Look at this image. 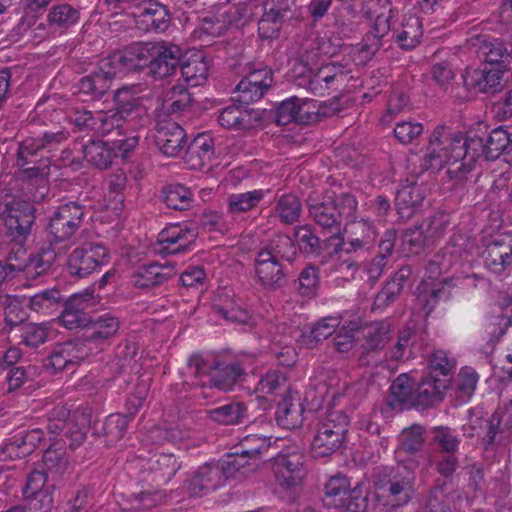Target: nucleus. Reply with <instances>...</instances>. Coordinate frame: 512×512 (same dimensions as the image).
Listing matches in <instances>:
<instances>
[{
    "mask_svg": "<svg viewBox=\"0 0 512 512\" xmlns=\"http://www.w3.org/2000/svg\"><path fill=\"white\" fill-rule=\"evenodd\" d=\"M481 157L486 160L485 139L477 134L465 138L461 133L448 135L445 126L439 125L430 137L421 166L425 170H440L448 164L450 178L462 180L471 171L472 164Z\"/></svg>",
    "mask_w": 512,
    "mask_h": 512,
    "instance_id": "f257e3e1",
    "label": "nucleus"
},
{
    "mask_svg": "<svg viewBox=\"0 0 512 512\" xmlns=\"http://www.w3.org/2000/svg\"><path fill=\"white\" fill-rule=\"evenodd\" d=\"M307 204L312 219L330 233L331 238L341 235L343 219L352 221L358 206L356 198L350 193L324 198L322 201L309 197Z\"/></svg>",
    "mask_w": 512,
    "mask_h": 512,
    "instance_id": "f03ea898",
    "label": "nucleus"
},
{
    "mask_svg": "<svg viewBox=\"0 0 512 512\" xmlns=\"http://www.w3.org/2000/svg\"><path fill=\"white\" fill-rule=\"evenodd\" d=\"M349 419L341 411L328 414L326 420L319 425L311 443L313 458H323L340 450L346 440Z\"/></svg>",
    "mask_w": 512,
    "mask_h": 512,
    "instance_id": "7ed1b4c3",
    "label": "nucleus"
},
{
    "mask_svg": "<svg viewBox=\"0 0 512 512\" xmlns=\"http://www.w3.org/2000/svg\"><path fill=\"white\" fill-rule=\"evenodd\" d=\"M87 206L79 200L60 205L50 217L47 231L52 243L69 241L80 228Z\"/></svg>",
    "mask_w": 512,
    "mask_h": 512,
    "instance_id": "20e7f679",
    "label": "nucleus"
},
{
    "mask_svg": "<svg viewBox=\"0 0 512 512\" xmlns=\"http://www.w3.org/2000/svg\"><path fill=\"white\" fill-rule=\"evenodd\" d=\"M0 218L4 221L9 236L23 241L31 233L35 208L29 201L11 198L0 202Z\"/></svg>",
    "mask_w": 512,
    "mask_h": 512,
    "instance_id": "39448f33",
    "label": "nucleus"
},
{
    "mask_svg": "<svg viewBox=\"0 0 512 512\" xmlns=\"http://www.w3.org/2000/svg\"><path fill=\"white\" fill-rule=\"evenodd\" d=\"M107 258L106 247L98 243H85L68 256L66 267L71 276L84 278L95 273L100 274Z\"/></svg>",
    "mask_w": 512,
    "mask_h": 512,
    "instance_id": "423d86ee",
    "label": "nucleus"
},
{
    "mask_svg": "<svg viewBox=\"0 0 512 512\" xmlns=\"http://www.w3.org/2000/svg\"><path fill=\"white\" fill-rule=\"evenodd\" d=\"M142 112L141 100L136 97L132 90L127 87L118 89L114 93V108L113 113L110 116H103L99 118L103 125L102 131L108 132L111 126L120 131L123 124L126 123L131 129H134L136 118L140 116Z\"/></svg>",
    "mask_w": 512,
    "mask_h": 512,
    "instance_id": "0eeeda50",
    "label": "nucleus"
},
{
    "mask_svg": "<svg viewBox=\"0 0 512 512\" xmlns=\"http://www.w3.org/2000/svg\"><path fill=\"white\" fill-rule=\"evenodd\" d=\"M390 325L384 321L360 324L357 340H361L362 352L358 357L360 366H370L379 361V354L389 342Z\"/></svg>",
    "mask_w": 512,
    "mask_h": 512,
    "instance_id": "6e6552de",
    "label": "nucleus"
},
{
    "mask_svg": "<svg viewBox=\"0 0 512 512\" xmlns=\"http://www.w3.org/2000/svg\"><path fill=\"white\" fill-rule=\"evenodd\" d=\"M467 44L475 50L479 59L483 61L482 64L509 69L512 61L511 44L484 34L472 35Z\"/></svg>",
    "mask_w": 512,
    "mask_h": 512,
    "instance_id": "1a4fd4ad",
    "label": "nucleus"
},
{
    "mask_svg": "<svg viewBox=\"0 0 512 512\" xmlns=\"http://www.w3.org/2000/svg\"><path fill=\"white\" fill-rule=\"evenodd\" d=\"M92 354V348L81 338L57 343L46 359L45 367L54 372L75 366Z\"/></svg>",
    "mask_w": 512,
    "mask_h": 512,
    "instance_id": "9d476101",
    "label": "nucleus"
},
{
    "mask_svg": "<svg viewBox=\"0 0 512 512\" xmlns=\"http://www.w3.org/2000/svg\"><path fill=\"white\" fill-rule=\"evenodd\" d=\"M304 66L306 71L301 74L299 85H306L313 94H317L323 89V83L326 84V88H329V85L334 82L340 86L343 85L350 73L347 65L340 62H330L318 69H314L307 63Z\"/></svg>",
    "mask_w": 512,
    "mask_h": 512,
    "instance_id": "9b49d317",
    "label": "nucleus"
},
{
    "mask_svg": "<svg viewBox=\"0 0 512 512\" xmlns=\"http://www.w3.org/2000/svg\"><path fill=\"white\" fill-rule=\"evenodd\" d=\"M447 389L446 380L432 374L423 376L417 383L415 382L413 409L425 411L436 407L443 402Z\"/></svg>",
    "mask_w": 512,
    "mask_h": 512,
    "instance_id": "f8f14e48",
    "label": "nucleus"
},
{
    "mask_svg": "<svg viewBox=\"0 0 512 512\" xmlns=\"http://www.w3.org/2000/svg\"><path fill=\"white\" fill-rule=\"evenodd\" d=\"M182 56L179 46L166 42H155L152 56L154 59H152L150 70H148V76L155 80H162L174 75L181 64Z\"/></svg>",
    "mask_w": 512,
    "mask_h": 512,
    "instance_id": "ddd939ff",
    "label": "nucleus"
},
{
    "mask_svg": "<svg viewBox=\"0 0 512 512\" xmlns=\"http://www.w3.org/2000/svg\"><path fill=\"white\" fill-rule=\"evenodd\" d=\"M255 274L258 282L269 290L281 288L286 283L285 266L263 249L255 259Z\"/></svg>",
    "mask_w": 512,
    "mask_h": 512,
    "instance_id": "4468645a",
    "label": "nucleus"
},
{
    "mask_svg": "<svg viewBox=\"0 0 512 512\" xmlns=\"http://www.w3.org/2000/svg\"><path fill=\"white\" fill-rule=\"evenodd\" d=\"M327 482L325 494L333 498L335 506L344 508L346 512H361L365 509V497L359 482L351 487L350 482Z\"/></svg>",
    "mask_w": 512,
    "mask_h": 512,
    "instance_id": "2eb2a0df",
    "label": "nucleus"
},
{
    "mask_svg": "<svg viewBox=\"0 0 512 512\" xmlns=\"http://www.w3.org/2000/svg\"><path fill=\"white\" fill-rule=\"evenodd\" d=\"M65 450L62 441H54L45 450L43 454V464L41 469L32 470L27 480H36V476L44 478V480L61 478L64 476L68 468V460L65 457Z\"/></svg>",
    "mask_w": 512,
    "mask_h": 512,
    "instance_id": "dca6fc26",
    "label": "nucleus"
},
{
    "mask_svg": "<svg viewBox=\"0 0 512 512\" xmlns=\"http://www.w3.org/2000/svg\"><path fill=\"white\" fill-rule=\"evenodd\" d=\"M153 137L159 150L170 157L176 156L186 141L184 129L174 121L160 122Z\"/></svg>",
    "mask_w": 512,
    "mask_h": 512,
    "instance_id": "f3484780",
    "label": "nucleus"
},
{
    "mask_svg": "<svg viewBox=\"0 0 512 512\" xmlns=\"http://www.w3.org/2000/svg\"><path fill=\"white\" fill-rule=\"evenodd\" d=\"M508 70L481 64L466 78L467 85L479 93L495 94L503 88V77Z\"/></svg>",
    "mask_w": 512,
    "mask_h": 512,
    "instance_id": "a211bd4d",
    "label": "nucleus"
},
{
    "mask_svg": "<svg viewBox=\"0 0 512 512\" xmlns=\"http://www.w3.org/2000/svg\"><path fill=\"white\" fill-rule=\"evenodd\" d=\"M415 380L407 373L398 375L391 383L386 405L395 411L413 409Z\"/></svg>",
    "mask_w": 512,
    "mask_h": 512,
    "instance_id": "6ab92c4d",
    "label": "nucleus"
},
{
    "mask_svg": "<svg viewBox=\"0 0 512 512\" xmlns=\"http://www.w3.org/2000/svg\"><path fill=\"white\" fill-rule=\"evenodd\" d=\"M486 267L499 274L512 263V235H500L484 251Z\"/></svg>",
    "mask_w": 512,
    "mask_h": 512,
    "instance_id": "aec40b11",
    "label": "nucleus"
},
{
    "mask_svg": "<svg viewBox=\"0 0 512 512\" xmlns=\"http://www.w3.org/2000/svg\"><path fill=\"white\" fill-rule=\"evenodd\" d=\"M261 119L262 116L258 110L250 109L242 104L227 106L218 117L222 127L243 130L252 128Z\"/></svg>",
    "mask_w": 512,
    "mask_h": 512,
    "instance_id": "412c9836",
    "label": "nucleus"
},
{
    "mask_svg": "<svg viewBox=\"0 0 512 512\" xmlns=\"http://www.w3.org/2000/svg\"><path fill=\"white\" fill-rule=\"evenodd\" d=\"M155 42L134 43L121 50L124 60V70L139 72L150 70Z\"/></svg>",
    "mask_w": 512,
    "mask_h": 512,
    "instance_id": "4be33fe9",
    "label": "nucleus"
},
{
    "mask_svg": "<svg viewBox=\"0 0 512 512\" xmlns=\"http://www.w3.org/2000/svg\"><path fill=\"white\" fill-rule=\"evenodd\" d=\"M425 198L424 189L416 183L401 186L395 196V207L399 218L409 220Z\"/></svg>",
    "mask_w": 512,
    "mask_h": 512,
    "instance_id": "5701e85b",
    "label": "nucleus"
},
{
    "mask_svg": "<svg viewBox=\"0 0 512 512\" xmlns=\"http://www.w3.org/2000/svg\"><path fill=\"white\" fill-rule=\"evenodd\" d=\"M213 155V138L207 133H201L189 144L184 161L191 169L201 170L212 159Z\"/></svg>",
    "mask_w": 512,
    "mask_h": 512,
    "instance_id": "b1692460",
    "label": "nucleus"
},
{
    "mask_svg": "<svg viewBox=\"0 0 512 512\" xmlns=\"http://www.w3.org/2000/svg\"><path fill=\"white\" fill-rule=\"evenodd\" d=\"M173 274V266H164L154 262L138 267L131 275V282L137 288H151L163 284Z\"/></svg>",
    "mask_w": 512,
    "mask_h": 512,
    "instance_id": "393cba45",
    "label": "nucleus"
},
{
    "mask_svg": "<svg viewBox=\"0 0 512 512\" xmlns=\"http://www.w3.org/2000/svg\"><path fill=\"white\" fill-rule=\"evenodd\" d=\"M485 140L486 161L496 160L502 155L505 162H512V132L498 127L493 129Z\"/></svg>",
    "mask_w": 512,
    "mask_h": 512,
    "instance_id": "a878e982",
    "label": "nucleus"
},
{
    "mask_svg": "<svg viewBox=\"0 0 512 512\" xmlns=\"http://www.w3.org/2000/svg\"><path fill=\"white\" fill-rule=\"evenodd\" d=\"M352 234H362V237L351 236L347 242L344 241V238L341 235L335 237V239L339 240L336 250L352 253L359 249H367L376 237L374 227L365 220L353 223Z\"/></svg>",
    "mask_w": 512,
    "mask_h": 512,
    "instance_id": "bb28decb",
    "label": "nucleus"
},
{
    "mask_svg": "<svg viewBox=\"0 0 512 512\" xmlns=\"http://www.w3.org/2000/svg\"><path fill=\"white\" fill-rule=\"evenodd\" d=\"M410 275L411 269L409 266L401 267L377 293L374 305L378 308H385L395 302L402 293L404 284Z\"/></svg>",
    "mask_w": 512,
    "mask_h": 512,
    "instance_id": "cd10ccee",
    "label": "nucleus"
},
{
    "mask_svg": "<svg viewBox=\"0 0 512 512\" xmlns=\"http://www.w3.org/2000/svg\"><path fill=\"white\" fill-rule=\"evenodd\" d=\"M218 368L213 369L210 378L212 387L227 392L233 389L234 385L245 376L244 369L238 362L223 365L218 361L214 362Z\"/></svg>",
    "mask_w": 512,
    "mask_h": 512,
    "instance_id": "c85d7f7f",
    "label": "nucleus"
},
{
    "mask_svg": "<svg viewBox=\"0 0 512 512\" xmlns=\"http://www.w3.org/2000/svg\"><path fill=\"white\" fill-rule=\"evenodd\" d=\"M52 485L45 482H26L22 493L35 512L49 511L53 504Z\"/></svg>",
    "mask_w": 512,
    "mask_h": 512,
    "instance_id": "c756f323",
    "label": "nucleus"
},
{
    "mask_svg": "<svg viewBox=\"0 0 512 512\" xmlns=\"http://www.w3.org/2000/svg\"><path fill=\"white\" fill-rule=\"evenodd\" d=\"M119 329V321L115 317L101 316L93 320L90 317V323L86 327V332L82 340H86L89 346L91 343H97L111 338Z\"/></svg>",
    "mask_w": 512,
    "mask_h": 512,
    "instance_id": "7c9ffc66",
    "label": "nucleus"
},
{
    "mask_svg": "<svg viewBox=\"0 0 512 512\" xmlns=\"http://www.w3.org/2000/svg\"><path fill=\"white\" fill-rule=\"evenodd\" d=\"M129 420L122 414H111L105 418L100 426L95 425V434L105 438L107 446H114L124 436Z\"/></svg>",
    "mask_w": 512,
    "mask_h": 512,
    "instance_id": "2f4dec72",
    "label": "nucleus"
},
{
    "mask_svg": "<svg viewBox=\"0 0 512 512\" xmlns=\"http://www.w3.org/2000/svg\"><path fill=\"white\" fill-rule=\"evenodd\" d=\"M56 260L55 250L49 245L42 247L36 255L29 256L26 262H18L20 272H25L27 277L36 278L47 272Z\"/></svg>",
    "mask_w": 512,
    "mask_h": 512,
    "instance_id": "473e14b6",
    "label": "nucleus"
},
{
    "mask_svg": "<svg viewBox=\"0 0 512 512\" xmlns=\"http://www.w3.org/2000/svg\"><path fill=\"white\" fill-rule=\"evenodd\" d=\"M83 152L87 162L99 169L109 168L115 155L113 147L108 146L107 142L101 140L89 141L84 146Z\"/></svg>",
    "mask_w": 512,
    "mask_h": 512,
    "instance_id": "72a5a7b5",
    "label": "nucleus"
},
{
    "mask_svg": "<svg viewBox=\"0 0 512 512\" xmlns=\"http://www.w3.org/2000/svg\"><path fill=\"white\" fill-rule=\"evenodd\" d=\"M162 200L174 210H188L192 206L191 191L181 184L168 185L162 190Z\"/></svg>",
    "mask_w": 512,
    "mask_h": 512,
    "instance_id": "f704fd0d",
    "label": "nucleus"
},
{
    "mask_svg": "<svg viewBox=\"0 0 512 512\" xmlns=\"http://www.w3.org/2000/svg\"><path fill=\"white\" fill-rule=\"evenodd\" d=\"M89 427L90 419L88 414H73V418L68 422V428L65 433V437L69 441L68 446L71 450H75L83 444Z\"/></svg>",
    "mask_w": 512,
    "mask_h": 512,
    "instance_id": "c9c22d12",
    "label": "nucleus"
},
{
    "mask_svg": "<svg viewBox=\"0 0 512 512\" xmlns=\"http://www.w3.org/2000/svg\"><path fill=\"white\" fill-rule=\"evenodd\" d=\"M270 252L278 261L292 263L297 256V248L294 241L285 234L276 235L264 248Z\"/></svg>",
    "mask_w": 512,
    "mask_h": 512,
    "instance_id": "e433bc0d",
    "label": "nucleus"
},
{
    "mask_svg": "<svg viewBox=\"0 0 512 512\" xmlns=\"http://www.w3.org/2000/svg\"><path fill=\"white\" fill-rule=\"evenodd\" d=\"M274 472L282 480H303L307 477L304 464L296 455L278 459L274 464Z\"/></svg>",
    "mask_w": 512,
    "mask_h": 512,
    "instance_id": "4c0bfd02",
    "label": "nucleus"
},
{
    "mask_svg": "<svg viewBox=\"0 0 512 512\" xmlns=\"http://www.w3.org/2000/svg\"><path fill=\"white\" fill-rule=\"evenodd\" d=\"M213 421L223 425H234L242 422L246 406L241 402H232L207 411Z\"/></svg>",
    "mask_w": 512,
    "mask_h": 512,
    "instance_id": "58836bf2",
    "label": "nucleus"
},
{
    "mask_svg": "<svg viewBox=\"0 0 512 512\" xmlns=\"http://www.w3.org/2000/svg\"><path fill=\"white\" fill-rule=\"evenodd\" d=\"M79 93L88 97L89 100H101L107 94L111 83L104 79L96 71L80 79Z\"/></svg>",
    "mask_w": 512,
    "mask_h": 512,
    "instance_id": "ea45409f",
    "label": "nucleus"
},
{
    "mask_svg": "<svg viewBox=\"0 0 512 512\" xmlns=\"http://www.w3.org/2000/svg\"><path fill=\"white\" fill-rule=\"evenodd\" d=\"M182 77L191 86H198L207 79L208 65L203 57L192 58L183 62L178 68Z\"/></svg>",
    "mask_w": 512,
    "mask_h": 512,
    "instance_id": "a19ab883",
    "label": "nucleus"
},
{
    "mask_svg": "<svg viewBox=\"0 0 512 512\" xmlns=\"http://www.w3.org/2000/svg\"><path fill=\"white\" fill-rule=\"evenodd\" d=\"M402 241L409 246V251L419 254L434 243V239L426 233V229L420 223L407 228L402 235Z\"/></svg>",
    "mask_w": 512,
    "mask_h": 512,
    "instance_id": "79ce46f5",
    "label": "nucleus"
},
{
    "mask_svg": "<svg viewBox=\"0 0 512 512\" xmlns=\"http://www.w3.org/2000/svg\"><path fill=\"white\" fill-rule=\"evenodd\" d=\"M140 16L147 18L156 30L164 31L168 28L170 21V13L164 5L155 1H148L144 6L140 7Z\"/></svg>",
    "mask_w": 512,
    "mask_h": 512,
    "instance_id": "37998d69",
    "label": "nucleus"
},
{
    "mask_svg": "<svg viewBox=\"0 0 512 512\" xmlns=\"http://www.w3.org/2000/svg\"><path fill=\"white\" fill-rule=\"evenodd\" d=\"M298 99L293 97L280 103L275 111V122L277 125H288L291 122L303 123L304 105L297 103Z\"/></svg>",
    "mask_w": 512,
    "mask_h": 512,
    "instance_id": "c03bdc74",
    "label": "nucleus"
},
{
    "mask_svg": "<svg viewBox=\"0 0 512 512\" xmlns=\"http://www.w3.org/2000/svg\"><path fill=\"white\" fill-rule=\"evenodd\" d=\"M339 325V318L325 317L313 326L309 335H303V342L309 348H314L318 342L325 340L329 336H331Z\"/></svg>",
    "mask_w": 512,
    "mask_h": 512,
    "instance_id": "a18cd8bd",
    "label": "nucleus"
},
{
    "mask_svg": "<svg viewBox=\"0 0 512 512\" xmlns=\"http://www.w3.org/2000/svg\"><path fill=\"white\" fill-rule=\"evenodd\" d=\"M431 444L443 453L454 454L459 447L460 440L452 429L446 426H436L431 430Z\"/></svg>",
    "mask_w": 512,
    "mask_h": 512,
    "instance_id": "49530a36",
    "label": "nucleus"
},
{
    "mask_svg": "<svg viewBox=\"0 0 512 512\" xmlns=\"http://www.w3.org/2000/svg\"><path fill=\"white\" fill-rule=\"evenodd\" d=\"M80 13L69 4H60L52 7L48 14V23L61 29H68L76 24Z\"/></svg>",
    "mask_w": 512,
    "mask_h": 512,
    "instance_id": "de8ad7c7",
    "label": "nucleus"
},
{
    "mask_svg": "<svg viewBox=\"0 0 512 512\" xmlns=\"http://www.w3.org/2000/svg\"><path fill=\"white\" fill-rule=\"evenodd\" d=\"M180 467L181 464L172 454H161L156 460L149 462V470L157 479L171 480Z\"/></svg>",
    "mask_w": 512,
    "mask_h": 512,
    "instance_id": "09e8293b",
    "label": "nucleus"
},
{
    "mask_svg": "<svg viewBox=\"0 0 512 512\" xmlns=\"http://www.w3.org/2000/svg\"><path fill=\"white\" fill-rule=\"evenodd\" d=\"M276 210L282 222L293 224L298 221L301 213V202L293 194L283 195L277 203Z\"/></svg>",
    "mask_w": 512,
    "mask_h": 512,
    "instance_id": "8fccbe9b",
    "label": "nucleus"
},
{
    "mask_svg": "<svg viewBox=\"0 0 512 512\" xmlns=\"http://www.w3.org/2000/svg\"><path fill=\"white\" fill-rule=\"evenodd\" d=\"M295 237L301 252L307 255L319 256L322 252L321 241L308 225L300 226L295 231Z\"/></svg>",
    "mask_w": 512,
    "mask_h": 512,
    "instance_id": "3c124183",
    "label": "nucleus"
},
{
    "mask_svg": "<svg viewBox=\"0 0 512 512\" xmlns=\"http://www.w3.org/2000/svg\"><path fill=\"white\" fill-rule=\"evenodd\" d=\"M271 445L270 439L257 435H248L241 440L236 454L249 456V459L257 460L263 450H268Z\"/></svg>",
    "mask_w": 512,
    "mask_h": 512,
    "instance_id": "603ef678",
    "label": "nucleus"
},
{
    "mask_svg": "<svg viewBox=\"0 0 512 512\" xmlns=\"http://www.w3.org/2000/svg\"><path fill=\"white\" fill-rule=\"evenodd\" d=\"M424 432V427L419 424L405 428L400 436L402 450L409 454L421 450L424 444Z\"/></svg>",
    "mask_w": 512,
    "mask_h": 512,
    "instance_id": "864d4df0",
    "label": "nucleus"
},
{
    "mask_svg": "<svg viewBox=\"0 0 512 512\" xmlns=\"http://www.w3.org/2000/svg\"><path fill=\"white\" fill-rule=\"evenodd\" d=\"M478 374L470 367H463L458 374L457 397L463 401L470 399L477 386Z\"/></svg>",
    "mask_w": 512,
    "mask_h": 512,
    "instance_id": "5fc2aeb1",
    "label": "nucleus"
},
{
    "mask_svg": "<svg viewBox=\"0 0 512 512\" xmlns=\"http://www.w3.org/2000/svg\"><path fill=\"white\" fill-rule=\"evenodd\" d=\"M263 198V192L254 190L246 193L233 194L229 197V208L233 213L246 212L255 207Z\"/></svg>",
    "mask_w": 512,
    "mask_h": 512,
    "instance_id": "6e6d98bb",
    "label": "nucleus"
},
{
    "mask_svg": "<svg viewBox=\"0 0 512 512\" xmlns=\"http://www.w3.org/2000/svg\"><path fill=\"white\" fill-rule=\"evenodd\" d=\"M19 331L20 342L31 348H37L39 345L45 343L48 337V330L34 323L24 324Z\"/></svg>",
    "mask_w": 512,
    "mask_h": 512,
    "instance_id": "4d7b16f0",
    "label": "nucleus"
},
{
    "mask_svg": "<svg viewBox=\"0 0 512 512\" xmlns=\"http://www.w3.org/2000/svg\"><path fill=\"white\" fill-rule=\"evenodd\" d=\"M95 71L108 82L112 83L118 73L125 71L121 51H116L110 56L100 60L98 68Z\"/></svg>",
    "mask_w": 512,
    "mask_h": 512,
    "instance_id": "13d9d810",
    "label": "nucleus"
},
{
    "mask_svg": "<svg viewBox=\"0 0 512 512\" xmlns=\"http://www.w3.org/2000/svg\"><path fill=\"white\" fill-rule=\"evenodd\" d=\"M4 330L11 332L15 328L21 329L26 324L27 314L21 303L17 300L10 301L4 308Z\"/></svg>",
    "mask_w": 512,
    "mask_h": 512,
    "instance_id": "bf43d9fd",
    "label": "nucleus"
},
{
    "mask_svg": "<svg viewBox=\"0 0 512 512\" xmlns=\"http://www.w3.org/2000/svg\"><path fill=\"white\" fill-rule=\"evenodd\" d=\"M38 375V370L35 366L29 365L23 366H12L7 372V382L9 391L16 390L24 385L28 381H33Z\"/></svg>",
    "mask_w": 512,
    "mask_h": 512,
    "instance_id": "052dcab7",
    "label": "nucleus"
},
{
    "mask_svg": "<svg viewBox=\"0 0 512 512\" xmlns=\"http://www.w3.org/2000/svg\"><path fill=\"white\" fill-rule=\"evenodd\" d=\"M511 314L501 313L499 315L491 317L489 323L486 326V332L488 334V341L491 344H495L499 339L506 333L507 329L512 326V308L510 309Z\"/></svg>",
    "mask_w": 512,
    "mask_h": 512,
    "instance_id": "680f3d73",
    "label": "nucleus"
},
{
    "mask_svg": "<svg viewBox=\"0 0 512 512\" xmlns=\"http://www.w3.org/2000/svg\"><path fill=\"white\" fill-rule=\"evenodd\" d=\"M358 329V321H350L341 327L333 339L336 350L339 352L348 351L352 346V343L357 340Z\"/></svg>",
    "mask_w": 512,
    "mask_h": 512,
    "instance_id": "e2e57ef3",
    "label": "nucleus"
},
{
    "mask_svg": "<svg viewBox=\"0 0 512 512\" xmlns=\"http://www.w3.org/2000/svg\"><path fill=\"white\" fill-rule=\"evenodd\" d=\"M298 282L302 295L309 297L315 295L320 283L319 268L313 265L307 266L300 273Z\"/></svg>",
    "mask_w": 512,
    "mask_h": 512,
    "instance_id": "0e129e2a",
    "label": "nucleus"
},
{
    "mask_svg": "<svg viewBox=\"0 0 512 512\" xmlns=\"http://www.w3.org/2000/svg\"><path fill=\"white\" fill-rule=\"evenodd\" d=\"M456 366V361L449 358L447 352L443 350L435 351L429 358V368L432 375L447 376L453 372Z\"/></svg>",
    "mask_w": 512,
    "mask_h": 512,
    "instance_id": "69168bd1",
    "label": "nucleus"
},
{
    "mask_svg": "<svg viewBox=\"0 0 512 512\" xmlns=\"http://www.w3.org/2000/svg\"><path fill=\"white\" fill-rule=\"evenodd\" d=\"M471 242L469 238L464 234H454L448 244L443 249V255L445 258L449 257L447 260H451V264L453 260L461 258L464 254H466L471 248Z\"/></svg>",
    "mask_w": 512,
    "mask_h": 512,
    "instance_id": "338daca9",
    "label": "nucleus"
},
{
    "mask_svg": "<svg viewBox=\"0 0 512 512\" xmlns=\"http://www.w3.org/2000/svg\"><path fill=\"white\" fill-rule=\"evenodd\" d=\"M62 300L60 291L53 288L33 295L29 299V306L34 311L49 310Z\"/></svg>",
    "mask_w": 512,
    "mask_h": 512,
    "instance_id": "774afa93",
    "label": "nucleus"
}]
</instances>
